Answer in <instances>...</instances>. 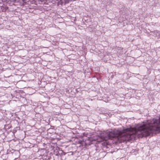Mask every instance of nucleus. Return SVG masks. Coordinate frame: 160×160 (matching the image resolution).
I'll return each instance as SVG.
<instances>
[{
  "label": "nucleus",
  "instance_id": "nucleus-1",
  "mask_svg": "<svg viewBox=\"0 0 160 160\" xmlns=\"http://www.w3.org/2000/svg\"><path fill=\"white\" fill-rule=\"evenodd\" d=\"M153 131H160V116L158 119H153L151 121L148 120L143 122L136 128L130 127L126 128L122 131L119 130L108 132L106 133L108 137L102 136L103 140L107 141L116 137H122L126 135L130 138L132 134L135 135L138 138L149 136Z\"/></svg>",
  "mask_w": 160,
  "mask_h": 160
}]
</instances>
